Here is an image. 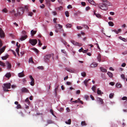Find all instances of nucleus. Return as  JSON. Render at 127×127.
Here are the masks:
<instances>
[{
	"mask_svg": "<svg viewBox=\"0 0 127 127\" xmlns=\"http://www.w3.org/2000/svg\"><path fill=\"white\" fill-rule=\"evenodd\" d=\"M98 7L101 9L104 10H106L108 9V7L107 5L103 2V3H100L98 4H97Z\"/></svg>",
	"mask_w": 127,
	"mask_h": 127,
	"instance_id": "nucleus-1",
	"label": "nucleus"
},
{
	"mask_svg": "<svg viewBox=\"0 0 127 127\" xmlns=\"http://www.w3.org/2000/svg\"><path fill=\"white\" fill-rule=\"evenodd\" d=\"M25 10L22 7H20L18 8L17 9V13H15L14 15L15 17H17L18 15H20L23 14Z\"/></svg>",
	"mask_w": 127,
	"mask_h": 127,
	"instance_id": "nucleus-2",
	"label": "nucleus"
},
{
	"mask_svg": "<svg viewBox=\"0 0 127 127\" xmlns=\"http://www.w3.org/2000/svg\"><path fill=\"white\" fill-rule=\"evenodd\" d=\"M54 54H49L46 55L44 56V59L45 62H47L49 60L51 57H53Z\"/></svg>",
	"mask_w": 127,
	"mask_h": 127,
	"instance_id": "nucleus-3",
	"label": "nucleus"
},
{
	"mask_svg": "<svg viewBox=\"0 0 127 127\" xmlns=\"http://www.w3.org/2000/svg\"><path fill=\"white\" fill-rule=\"evenodd\" d=\"M11 84L10 83L4 84L3 87L4 90H5V89H9L10 88Z\"/></svg>",
	"mask_w": 127,
	"mask_h": 127,
	"instance_id": "nucleus-4",
	"label": "nucleus"
},
{
	"mask_svg": "<svg viewBox=\"0 0 127 127\" xmlns=\"http://www.w3.org/2000/svg\"><path fill=\"white\" fill-rule=\"evenodd\" d=\"M29 42L32 45L34 46L37 43V41L36 39H30Z\"/></svg>",
	"mask_w": 127,
	"mask_h": 127,
	"instance_id": "nucleus-5",
	"label": "nucleus"
},
{
	"mask_svg": "<svg viewBox=\"0 0 127 127\" xmlns=\"http://www.w3.org/2000/svg\"><path fill=\"white\" fill-rule=\"evenodd\" d=\"M74 45L78 46H82V44L81 43H79L78 42H77L74 40H71L70 41Z\"/></svg>",
	"mask_w": 127,
	"mask_h": 127,
	"instance_id": "nucleus-6",
	"label": "nucleus"
},
{
	"mask_svg": "<svg viewBox=\"0 0 127 127\" xmlns=\"http://www.w3.org/2000/svg\"><path fill=\"white\" fill-rule=\"evenodd\" d=\"M31 80V82H30V84L32 86H33L34 85V80L32 76L31 75L29 76Z\"/></svg>",
	"mask_w": 127,
	"mask_h": 127,
	"instance_id": "nucleus-7",
	"label": "nucleus"
},
{
	"mask_svg": "<svg viewBox=\"0 0 127 127\" xmlns=\"http://www.w3.org/2000/svg\"><path fill=\"white\" fill-rule=\"evenodd\" d=\"M5 36V34L2 29L0 28V36L1 37H3Z\"/></svg>",
	"mask_w": 127,
	"mask_h": 127,
	"instance_id": "nucleus-8",
	"label": "nucleus"
},
{
	"mask_svg": "<svg viewBox=\"0 0 127 127\" xmlns=\"http://www.w3.org/2000/svg\"><path fill=\"white\" fill-rule=\"evenodd\" d=\"M22 92V93H28L29 92V90L25 88H23L21 89Z\"/></svg>",
	"mask_w": 127,
	"mask_h": 127,
	"instance_id": "nucleus-9",
	"label": "nucleus"
},
{
	"mask_svg": "<svg viewBox=\"0 0 127 127\" xmlns=\"http://www.w3.org/2000/svg\"><path fill=\"white\" fill-rule=\"evenodd\" d=\"M98 65V64L95 62H93L91 64V66L92 67H96Z\"/></svg>",
	"mask_w": 127,
	"mask_h": 127,
	"instance_id": "nucleus-10",
	"label": "nucleus"
},
{
	"mask_svg": "<svg viewBox=\"0 0 127 127\" xmlns=\"http://www.w3.org/2000/svg\"><path fill=\"white\" fill-rule=\"evenodd\" d=\"M5 48V46H4L0 49V55L4 51Z\"/></svg>",
	"mask_w": 127,
	"mask_h": 127,
	"instance_id": "nucleus-11",
	"label": "nucleus"
},
{
	"mask_svg": "<svg viewBox=\"0 0 127 127\" xmlns=\"http://www.w3.org/2000/svg\"><path fill=\"white\" fill-rule=\"evenodd\" d=\"M6 64L7 65V68L8 69H10L11 67V65L10 63H9L8 61H6Z\"/></svg>",
	"mask_w": 127,
	"mask_h": 127,
	"instance_id": "nucleus-12",
	"label": "nucleus"
},
{
	"mask_svg": "<svg viewBox=\"0 0 127 127\" xmlns=\"http://www.w3.org/2000/svg\"><path fill=\"white\" fill-rule=\"evenodd\" d=\"M5 76L8 79H9V78L11 77V75L10 72H8L5 75Z\"/></svg>",
	"mask_w": 127,
	"mask_h": 127,
	"instance_id": "nucleus-13",
	"label": "nucleus"
},
{
	"mask_svg": "<svg viewBox=\"0 0 127 127\" xmlns=\"http://www.w3.org/2000/svg\"><path fill=\"white\" fill-rule=\"evenodd\" d=\"M27 37V35H26L25 36H22L20 39V40L22 41L25 40Z\"/></svg>",
	"mask_w": 127,
	"mask_h": 127,
	"instance_id": "nucleus-14",
	"label": "nucleus"
},
{
	"mask_svg": "<svg viewBox=\"0 0 127 127\" xmlns=\"http://www.w3.org/2000/svg\"><path fill=\"white\" fill-rule=\"evenodd\" d=\"M104 3L105 4L107 5V6H110L111 5V3L109 1H107L106 0Z\"/></svg>",
	"mask_w": 127,
	"mask_h": 127,
	"instance_id": "nucleus-15",
	"label": "nucleus"
},
{
	"mask_svg": "<svg viewBox=\"0 0 127 127\" xmlns=\"http://www.w3.org/2000/svg\"><path fill=\"white\" fill-rule=\"evenodd\" d=\"M65 69L67 71L73 73L74 71V70L71 68H65Z\"/></svg>",
	"mask_w": 127,
	"mask_h": 127,
	"instance_id": "nucleus-16",
	"label": "nucleus"
},
{
	"mask_svg": "<svg viewBox=\"0 0 127 127\" xmlns=\"http://www.w3.org/2000/svg\"><path fill=\"white\" fill-rule=\"evenodd\" d=\"M47 124L45 125L46 126H47L48 124H53L54 123V122L51 120H47Z\"/></svg>",
	"mask_w": 127,
	"mask_h": 127,
	"instance_id": "nucleus-17",
	"label": "nucleus"
},
{
	"mask_svg": "<svg viewBox=\"0 0 127 127\" xmlns=\"http://www.w3.org/2000/svg\"><path fill=\"white\" fill-rule=\"evenodd\" d=\"M100 70L102 72H107V70L104 69L103 67H100Z\"/></svg>",
	"mask_w": 127,
	"mask_h": 127,
	"instance_id": "nucleus-18",
	"label": "nucleus"
},
{
	"mask_svg": "<svg viewBox=\"0 0 127 127\" xmlns=\"http://www.w3.org/2000/svg\"><path fill=\"white\" fill-rule=\"evenodd\" d=\"M97 100L101 104H102L103 103L102 99L101 98H98L97 99Z\"/></svg>",
	"mask_w": 127,
	"mask_h": 127,
	"instance_id": "nucleus-19",
	"label": "nucleus"
},
{
	"mask_svg": "<svg viewBox=\"0 0 127 127\" xmlns=\"http://www.w3.org/2000/svg\"><path fill=\"white\" fill-rule=\"evenodd\" d=\"M56 28L57 29L62 28L63 26L62 25L60 24H57L56 26Z\"/></svg>",
	"mask_w": 127,
	"mask_h": 127,
	"instance_id": "nucleus-20",
	"label": "nucleus"
},
{
	"mask_svg": "<svg viewBox=\"0 0 127 127\" xmlns=\"http://www.w3.org/2000/svg\"><path fill=\"white\" fill-rule=\"evenodd\" d=\"M119 38L124 42H126L127 41V39L124 38L122 37L121 36H120L119 37Z\"/></svg>",
	"mask_w": 127,
	"mask_h": 127,
	"instance_id": "nucleus-21",
	"label": "nucleus"
},
{
	"mask_svg": "<svg viewBox=\"0 0 127 127\" xmlns=\"http://www.w3.org/2000/svg\"><path fill=\"white\" fill-rule=\"evenodd\" d=\"M107 74L110 78H112L113 77V74L112 73L109 72H108L107 73Z\"/></svg>",
	"mask_w": 127,
	"mask_h": 127,
	"instance_id": "nucleus-22",
	"label": "nucleus"
},
{
	"mask_svg": "<svg viewBox=\"0 0 127 127\" xmlns=\"http://www.w3.org/2000/svg\"><path fill=\"white\" fill-rule=\"evenodd\" d=\"M23 71L21 72L20 73L18 74V76L19 77H22L24 76V75L23 73Z\"/></svg>",
	"mask_w": 127,
	"mask_h": 127,
	"instance_id": "nucleus-23",
	"label": "nucleus"
},
{
	"mask_svg": "<svg viewBox=\"0 0 127 127\" xmlns=\"http://www.w3.org/2000/svg\"><path fill=\"white\" fill-rule=\"evenodd\" d=\"M97 59L98 60V61L99 62H100L101 61V56L100 54H99L98 56L97 57Z\"/></svg>",
	"mask_w": 127,
	"mask_h": 127,
	"instance_id": "nucleus-24",
	"label": "nucleus"
},
{
	"mask_svg": "<svg viewBox=\"0 0 127 127\" xmlns=\"http://www.w3.org/2000/svg\"><path fill=\"white\" fill-rule=\"evenodd\" d=\"M9 55H7L5 56H3L1 57V59L2 60H6L8 58Z\"/></svg>",
	"mask_w": 127,
	"mask_h": 127,
	"instance_id": "nucleus-25",
	"label": "nucleus"
},
{
	"mask_svg": "<svg viewBox=\"0 0 127 127\" xmlns=\"http://www.w3.org/2000/svg\"><path fill=\"white\" fill-rule=\"evenodd\" d=\"M36 32V31H34L32 30L31 31V33L32 36H33Z\"/></svg>",
	"mask_w": 127,
	"mask_h": 127,
	"instance_id": "nucleus-26",
	"label": "nucleus"
},
{
	"mask_svg": "<svg viewBox=\"0 0 127 127\" xmlns=\"http://www.w3.org/2000/svg\"><path fill=\"white\" fill-rule=\"evenodd\" d=\"M122 86V85L121 84L117 83L116 85V87L117 88H121Z\"/></svg>",
	"mask_w": 127,
	"mask_h": 127,
	"instance_id": "nucleus-27",
	"label": "nucleus"
},
{
	"mask_svg": "<svg viewBox=\"0 0 127 127\" xmlns=\"http://www.w3.org/2000/svg\"><path fill=\"white\" fill-rule=\"evenodd\" d=\"M32 49L33 50L34 52H35L36 53H38V50L36 48H32Z\"/></svg>",
	"mask_w": 127,
	"mask_h": 127,
	"instance_id": "nucleus-28",
	"label": "nucleus"
},
{
	"mask_svg": "<svg viewBox=\"0 0 127 127\" xmlns=\"http://www.w3.org/2000/svg\"><path fill=\"white\" fill-rule=\"evenodd\" d=\"M25 101L29 105L30 103V101L29 99V98H27L25 100Z\"/></svg>",
	"mask_w": 127,
	"mask_h": 127,
	"instance_id": "nucleus-29",
	"label": "nucleus"
},
{
	"mask_svg": "<svg viewBox=\"0 0 127 127\" xmlns=\"http://www.w3.org/2000/svg\"><path fill=\"white\" fill-rule=\"evenodd\" d=\"M71 121L70 119H69L68 120V122L65 121V123L67 124L70 125L71 124Z\"/></svg>",
	"mask_w": 127,
	"mask_h": 127,
	"instance_id": "nucleus-30",
	"label": "nucleus"
},
{
	"mask_svg": "<svg viewBox=\"0 0 127 127\" xmlns=\"http://www.w3.org/2000/svg\"><path fill=\"white\" fill-rule=\"evenodd\" d=\"M59 85H58L57 86H56V87L55 89V93L56 95H57V90L58 89Z\"/></svg>",
	"mask_w": 127,
	"mask_h": 127,
	"instance_id": "nucleus-31",
	"label": "nucleus"
},
{
	"mask_svg": "<svg viewBox=\"0 0 127 127\" xmlns=\"http://www.w3.org/2000/svg\"><path fill=\"white\" fill-rule=\"evenodd\" d=\"M0 65L3 67L5 66V64L0 61Z\"/></svg>",
	"mask_w": 127,
	"mask_h": 127,
	"instance_id": "nucleus-32",
	"label": "nucleus"
},
{
	"mask_svg": "<svg viewBox=\"0 0 127 127\" xmlns=\"http://www.w3.org/2000/svg\"><path fill=\"white\" fill-rule=\"evenodd\" d=\"M88 1L90 3L93 5H94L95 4V3L93 0H88Z\"/></svg>",
	"mask_w": 127,
	"mask_h": 127,
	"instance_id": "nucleus-33",
	"label": "nucleus"
},
{
	"mask_svg": "<svg viewBox=\"0 0 127 127\" xmlns=\"http://www.w3.org/2000/svg\"><path fill=\"white\" fill-rule=\"evenodd\" d=\"M20 45L19 44L18 47L17 48H16V52L17 53V54H18V55H19V48L20 47Z\"/></svg>",
	"mask_w": 127,
	"mask_h": 127,
	"instance_id": "nucleus-34",
	"label": "nucleus"
},
{
	"mask_svg": "<svg viewBox=\"0 0 127 127\" xmlns=\"http://www.w3.org/2000/svg\"><path fill=\"white\" fill-rule=\"evenodd\" d=\"M81 124L82 126H86L87 125L85 121H82L81 122Z\"/></svg>",
	"mask_w": 127,
	"mask_h": 127,
	"instance_id": "nucleus-35",
	"label": "nucleus"
},
{
	"mask_svg": "<svg viewBox=\"0 0 127 127\" xmlns=\"http://www.w3.org/2000/svg\"><path fill=\"white\" fill-rule=\"evenodd\" d=\"M92 89L93 91L95 92V90L96 89V87L95 86H93L92 88Z\"/></svg>",
	"mask_w": 127,
	"mask_h": 127,
	"instance_id": "nucleus-36",
	"label": "nucleus"
},
{
	"mask_svg": "<svg viewBox=\"0 0 127 127\" xmlns=\"http://www.w3.org/2000/svg\"><path fill=\"white\" fill-rule=\"evenodd\" d=\"M89 81H87V80H85L84 81V84H85V86L87 87V83Z\"/></svg>",
	"mask_w": 127,
	"mask_h": 127,
	"instance_id": "nucleus-37",
	"label": "nucleus"
},
{
	"mask_svg": "<svg viewBox=\"0 0 127 127\" xmlns=\"http://www.w3.org/2000/svg\"><path fill=\"white\" fill-rule=\"evenodd\" d=\"M66 26L67 28H71L72 26V25L70 24H68L66 25Z\"/></svg>",
	"mask_w": 127,
	"mask_h": 127,
	"instance_id": "nucleus-38",
	"label": "nucleus"
},
{
	"mask_svg": "<svg viewBox=\"0 0 127 127\" xmlns=\"http://www.w3.org/2000/svg\"><path fill=\"white\" fill-rule=\"evenodd\" d=\"M108 24L110 26H114V24L113 22L110 21L108 22Z\"/></svg>",
	"mask_w": 127,
	"mask_h": 127,
	"instance_id": "nucleus-39",
	"label": "nucleus"
},
{
	"mask_svg": "<svg viewBox=\"0 0 127 127\" xmlns=\"http://www.w3.org/2000/svg\"><path fill=\"white\" fill-rule=\"evenodd\" d=\"M29 62L31 63H34V62L33 61L32 59V57L30 58L29 60Z\"/></svg>",
	"mask_w": 127,
	"mask_h": 127,
	"instance_id": "nucleus-40",
	"label": "nucleus"
},
{
	"mask_svg": "<svg viewBox=\"0 0 127 127\" xmlns=\"http://www.w3.org/2000/svg\"><path fill=\"white\" fill-rule=\"evenodd\" d=\"M95 16L98 18H101V16L99 14H97Z\"/></svg>",
	"mask_w": 127,
	"mask_h": 127,
	"instance_id": "nucleus-41",
	"label": "nucleus"
},
{
	"mask_svg": "<svg viewBox=\"0 0 127 127\" xmlns=\"http://www.w3.org/2000/svg\"><path fill=\"white\" fill-rule=\"evenodd\" d=\"M114 95V94L113 93H111L109 95V97L110 98H112Z\"/></svg>",
	"mask_w": 127,
	"mask_h": 127,
	"instance_id": "nucleus-42",
	"label": "nucleus"
},
{
	"mask_svg": "<svg viewBox=\"0 0 127 127\" xmlns=\"http://www.w3.org/2000/svg\"><path fill=\"white\" fill-rule=\"evenodd\" d=\"M65 15L67 17H68L69 16V12L67 11H66L65 12Z\"/></svg>",
	"mask_w": 127,
	"mask_h": 127,
	"instance_id": "nucleus-43",
	"label": "nucleus"
},
{
	"mask_svg": "<svg viewBox=\"0 0 127 127\" xmlns=\"http://www.w3.org/2000/svg\"><path fill=\"white\" fill-rule=\"evenodd\" d=\"M97 93L98 95H100L101 93L102 94H103V93L102 92H101V90H99L98 89H97Z\"/></svg>",
	"mask_w": 127,
	"mask_h": 127,
	"instance_id": "nucleus-44",
	"label": "nucleus"
},
{
	"mask_svg": "<svg viewBox=\"0 0 127 127\" xmlns=\"http://www.w3.org/2000/svg\"><path fill=\"white\" fill-rule=\"evenodd\" d=\"M16 108L18 109L21 108V105L20 104H18L17 105V106L16 107Z\"/></svg>",
	"mask_w": 127,
	"mask_h": 127,
	"instance_id": "nucleus-45",
	"label": "nucleus"
},
{
	"mask_svg": "<svg viewBox=\"0 0 127 127\" xmlns=\"http://www.w3.org/2000/svg\"><path fill=\"white\" fill-rule=\"evenodd\" d=\"M37 68L38 69L40 70H43L44 69V67L43 66H38L37 67Z\"/></svg>",
	"mask_w": 127,
	"mask_h": 127,
	"instance_id": "nucleus-46",
	"label": "nucleus"
},
{
	"mask_svg": "<svg viewBox=\"0 0 127 127\" xmlns=\"http://www.w3.org/2000/svg\"><path fill=\"white\" fill-rule=\"evenodd\" d=\"M15 11L14 9H13V10H12L10 11V13H11L12 14L14 13V14L15 13Z\"/></svg>",
	"mask_w": 127,
	"mask_h": 127,
	"instance_id": "nucleus-47",
	"label": "nucleus"
},
{
	"mask_svg": "<svg viewBox=\"0 0 127 127\" xmlns=\"http://www.w3.org/2000/svg\"><path fill=\"white\" fill-rule=\"evenodd\" d=\"M45 15L46 16H48V11H46L44 13Z\"/></svg>",
	"mask_w": 127,
	"mask_h": 127,
	"instance_id": "nucleus-48",
	"label": "nucleus"
},
{
	"mask_svg": "<svg viewBox=\"0 0 127 127\" xmlns=\"http://www.w3.org/2000/svg\"><path fill=\"white\" fill-rule=\"evenodd\" d=\"M33 14V13L32 12H29L28 13V15L29 16H32Z\"/></svg>",
	"mask_w": 127,
	"mask_h": 127,
	"instance_id": "nucleus-49",
	"label": "nucleus"
},
{
	"mask_svg": "<svg viewBox=\"0 0 127 127\" xmlns=\"http://www.w3.org/2000/svg\"><path fill=\"white\" fill-rule=\"evenodd\" d=\"M81 74L82 76L84 77H85L86 76V73L85 72H82Z\"/></svg>",
	"mask_w": 127,
	"mask_h": 127,
	"instance_id": "nucleus-50",
	"label": "nucleus"
},
{
	"mask_svg": "<svg viewBox=\"0 0 127 127\" xmlns=\"http://www.w3.org/2000/svg\"><path fill=\"white\" fill-rule=\"evenodd\" d=\"M127 99V97L126 96H124L122 97V99L123 100H126Z\"/></svg>",
	"mask_w": 127,
	"mask_h": 127,
	"instance_id": "nucleus-51",
	"label": "nucleus"
},
{
	"mask_svg": "<svg viewBox=\"0 0 127 127\" xmlns=\"http://www.w3.org/2000/svg\"><path fill=\"white\" fill-rule=\"evenodd\" d=\"M80 99V98H78L77 100H76L74 101H72L71 102L72 103L73 102H74L75 103L78 102V100Z\"/></svg>",
	"mask_w": 127,
	"mask_h": 127,
	"instance_id": "nucleus-52",
	"label": "nucleus"
},
{
	"mask_svg": "<svg viewBox=\"0 0 127 127\" xmlns=\"http://www.w3.org/2000/svg\"><path fill=\"white\" fill-rule=\"evenodd\" d=\"M2 11L6 13L7 11V10L6 8H4L2 10Z\"/></svg>",
	"mask_w": 127,
	"mask_h": 127,
	"instance_id": "nucleus-53",
	"label": "nucleus"
},
{
	"mask_svg": "<svg viewBox=\"0 0 127 127\" xmlns=\"http://www.w3.org/2000/svg\"><path fill=\"white\" fill-rule=\"evenodd\" d=\"M81 5L83 6H85L86 5V3L85 2H81Z\"/></svg>",
	"mask_w": 127,
	"mask_h": 127,
	"instance_id": "nucleus-54",
	"label": "nucleus"
},
{
	"mask_svg": "<svg viewBox=\"0 0 127 127\" xmlns=\"http://www.w3.org/2000/svg\"><path fill=\"white\" fill-rule=\"evenodd\" d=\"M121 78L123 79H125V75L124 74H122L121 75Z\"/></svg>",
	"mask_w": 127,
	"mask_h": 127,
	"instance_id": "nucleus-55",
	"label": "nucleus"
},
{
	"mask_svg": "<svg viewBox=\"0 0 127 127\" xmlns=\"http://www.w3.org/2000/svg\"><path fill=\"white\" fill-rule=\"evenodd\" d=\"M61 51L62 53H63L65 54H66V52L65 51V50L64 49L62 50Z\"/></svg>",
	"mask_w": 127,
	"mask_h": 127,
	"instance_id": "nucleus-56",
	"label": "nucleus"
},
{
	"mask_svg": "<svg viewBox=\"0 0 127 127\" xmlns=\"http://www.w3.org/2000/svg\"><path fill=\"white\" fill-rule=\"evenodd\" d=\"M50 112L52 114L53 116H55V115H54V114L53 110H52L51 109L50 110Z\"/></svg>",
	"mask_w": 127,
	"mask_h": 127,
	"instance_id": "nucleus-57",
	"label": "nucleus"
},
{
	"mask_svg": "<svg viewBox=\"0 0 127 127\" xmlns=\"http://www.w3.org/2000/svg\"><path fill=\"white\" fill-rule=\"evenodd\" d=\"M46 3L47 4H48L49 5L50 4V0H46Z\"/></svg>",
	"mask_w": 127,
	"mask_h": 127,
	"instance_id": "nucleus-58",
	"label": "nucleus"
},
{
	"mask_svg": "<svg viewBox=\"0 0 127 127\" xmlns=\"http://www.w3.org/2000/svg\"><path fill=\"white\" fill-rule=\"evenodd\" d=\"M66 84L67 85H71V83L68 81H67L66 82Z\"/></svg>",
	"mask_w": 127,
	"mask_h": 127,
	"instance_id": "nucleus-59",
	"label": "nucleus"
},
{
	"mask_svg": "<svg viewBox=\"0 0 127 127\" xmlns=\"http://www.w3.org/2000/svg\"><path fill=\"white\" fill-rule=\"evenodd\" d=\"M52 13L54 15H56L57 14V13L55 11H53L52 12Z\"/></svg>",
	"mask_w": 127,
	"mask_h": 127,
	"instance_id": "nucleus-60",
	"label": "nucleus"
},
{
	"mask_svg": "<svg viewBox=\"0 0 127 127\" xmlns=\"http://www.w3.org/2000/svg\"><path fill=\"white\" fill-rule=\"evenodd\" d=\"M38 41H39V45L40 46H41L42 45V44L41 43L40 40L39 39H38Z\"/></svg>",
	"mask_w": 127,
	"mask_h": 127,
	"instance_id": "nucleus-61",
	"label": "nucleus"
},
{
	"mask_svg": "<svg viewBox=\"0 0 127 127\" xmlns=\"http://www.w3.org/2000/svg\"><path fill=\"white\" fill-rule=\"evenodd\" d=\"M11 88H12L14 89L16 87V86L15 85H11Z\"/></svg>",
	"mask_w": 127,
	"mask_h": 127,
	"instance_id": "nucleus-62",
	"label": "nucleus"
},
{
	"mask_svg": "<svg viewBox=\"0 0 127 127\" xmlns=\"http://www.w3.org/2000/svg\"><path fill=\"white\" fill-rule=\"evenodd\" d=\"M72 8V6L71 5H69L67 6V8L68 9H69V8Z\"/></svg>",
	"mask_w": 127,
	"mask_h": 127,
	"instance_id": "nucleus-63",
	"label": "nucleus"
},
{
	"mask_svg": "<svg viewBox=\"0 0 127 127\" xmlns=\"http://www.w3.org/2000/svg\"><path fill=\"white\" fill-rule=\"evenodd\" d=\"M109 84L112 85L113 86L114 84V83L113 82H111L109 83Z\"/></svg>",
	"mask_w": 127,
	"mask_h": 127,
	"instance_id": "nucleus-64",
	"label": "nucleus"
}]
</instances>
